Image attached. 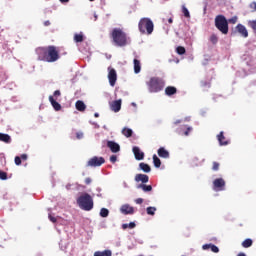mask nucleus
Returning <instances> with one entry per match:
<instances>
[{
    "label": "nucleus",
    "instance_id": "f257e3e1",
    "mask_svg": "<svg viewBox=\"0 0 256 256\" xmlns=\"http://www.w3.org/2000/svg\"><path fill=\"white\" fill-rule=\"evenodd\" d=\"M59 48L57 46H48L46 48L38 49L39 59L41 61H46V63H55L59 61Z\"/></svg>",
    "mask_w": 256,
    "mask_h": 256
},
{
    "label": "nucleus",
    "instance_id": "f03ea898",
    "mask_svg": "<svg viewBox=\"0 0 256 256\" xmlns=\"http://www.w3.org/2000/svg\"><path fill=\"white\" fill-rule=\"evenodd\" d=\"M110 37L116 47H127L131 43V38L121 28H114L110 33Z\"/></svg>",
    "mask_w": 256,
    "mask_h": 256
},
{
    "label": "nucleus",
    "instance_id": "7ed1b4c3",
    "mask_svg": "<svg viewBox=\"0 0 256 256\" xmlns=\"http://www.w3.org/2000/svg\"><path fill=\"white\" fill-rule=\"evenodd\" d=\"M76 201L82 211H91L94 207L93 197L89 193H82Z\"/></svg>",
    "mask_w": 256,
    "mask_h": 256
},
{
    "label": "nucleus",
    "instance_id": "20e7f679",
    "mask_svg": "<svg viewBox=\"0 0 256 256\" xmlns=\"http://www.w3.org/2000/svg\"><path fill=\"white\" fill-rule=\"evenodd\" d=\"M146 85L150 93H159L165 89V80L159 77H152Z\"/></svg>",
    "mask_w": 256,
    "mask_h": 256
},
{
    "label": "nucleus",
    "instance_id": "39448f33",
    "mask_svg": "<svg viewBox=\"0 0 256 256\" xmlns=\"http://www.w3.org/2000/svg\"><path fill=\"white\" fill-rule=\"evenodd\" d=\"M155 25L150 18H141L138 23V29L142 35H151L153 33Z\"/></svg>",
    "mask_w": 256,
    "mask_h": 256
},
{
    "label": "nucleus",
    "instance_id": "423d86ee",
    "mask_svg": "<svg viewBox=\"0 0 256 256\" xmlns=\"http://www.w3.org/2000/svg\"><path fill=\"white\" fill-rule=\"evenodd\" d=\"M215 27L222 35H227V33H229V22L223 15H217L215 17Z\"/></svg>",
    "mask_w": 256,
    "mask_h": 256
},
{
    "label": "nucleus",
    "instance_id": "0eeeda50",
    "mask_svg": "<svg viewBox=\"0 0 256 256\" xmlns=\"http://www.w3.org/2000/svg\"><path fill=\"white\" fill-rule=\"evenodd\" d=\"M104 163H105V158L94 156L88 161L87 166L88 167H101V165H103Z\"/></svg>",
    "mask_w": 256,
    "mask_h": 256
},
{
    "label": "nucleus",
    "instance_id": "6e6552de",
    "mask_svg": "<svg viewBox=\"0 0 256 256\" xmlns=\"http://www.w3.org/2000/svg\"><path fill=\"white\" fill-rule=\"evenodd\" d=\"M108 81L111 87H115L117 83V71L114 68L108 67Z\"/></svg>",
    "mask_w": 256,
    "mask_h": 256
},
{
    "label": "nucleus",
    "instance_id": "1a4fd4ad",
    "mask_svg": "<svg viewBox=\"0 0 256 256\" xmlns=\"http://www.w3.org/2000/svg\"><path fill=\"white\" fill-rule=\"evenodd\" d=\"M225 180L223 178H217L213 181L214 191H225Z\"/></svg>",
    "mask_w": 256,
    "mask_h": 256
},
{
    "label": "nucleus",
    "instance_id": "9d476101",
    "mask_svg": "<svg viewBox=\"0 0 256 256\" xmlns=\"http://www.w3.org/2000/svg\"><path fill=\"white\" fill-rule=\"evenodd\" d=\"M235 31L236 33H239L241 37H244V39H247V37H249V32L243 24H237V26L235 27Z\"/></svg>",
    "mask_w": 256,
    "mask_h": 256
},
{
    "label": "nucleus",
    "instance_id": "9b49d317",
    "mask_svg": "<svg viewBox=\"0 0 256 256\" xmlns=\"http://www.w3.org/2000/svg\"><path fill=\"white\" fill-rule=\"evenodd\" d=\"M133 153H134V157L137 161H143L145 159V153H143L141 151V149H139V147L134 146L132 149Z\"/></svg>",
    "mask_w": 256,
    "mask_h": 256
},
{
    "label": "nucleus",
    "instance_id": "f8f14e48",
    "mask_svg": "<svg viewBox=\"0 0 256 256\" xmlns=\"http://www.w3.org/2000/svg\"><path fill=\"white\" fill-rule=\"evenodd\" d=\"M120 211L123 213V215H133L135 213V209L129 204L122 205Z\"/></svg>",
    "mask_w": 256,
    "mask_h": 256
},
{
    "label": "nucleus",
    "instance_id": "ddd939ff",
    "mask_svg": "<svg viewBox=\"0 0 256 256\" xmlns=\"http://www.w3.org/2000/svg\"><path fill=\"white\" fill-rule=\"evenodd\" d=\"M107 147L110 148V151L112 153H119L121 151V146H119V144L116 143L115 141H108Z\"/></svg>",
    "mask_w": 256,
    "mask_h": 256
},
{
    "label": "nucleus",
    "instance_id": "4468645a",
    "mask_svg": "<svg viewBox=\"0 0 256 256\" xmlns=\"http://www.w3.org/2000/svg\"><path fill=\"white\" fill-rule=\"evenodd\" d=\"M217 140L218 143L221 147L225 146V145H229V140H227V138L225 137V133L223 131H221L218 135H217Z\"/></svg>",
    "mask_w": 256,
    "mask_h": 256
},
{
    "label": "nucleus",
    "instance_id": "2eb2a0df",
    "mask_svg": "<svg viewBox=\"0 0 256 256\" xmlns=\"http://www.w3.org/2000/svg\"><path fill=\"white\" fill-rule=\"evenodd\" d=\"M121 103V99L113 101L110 104L111 111H114V113H119V111H121Z\"/></svg>",
    "mask_w": 256,
    "mask_h": 256
},
{
    "label": "nucleus",
    "instance_id": "dca6fc26",
    "mask_svg": "<svg viewBox=\"0 0 256 256\" xmlns=\"http://www.w3.org/2000/svg\"><path fill=\"white\" fill-rule=\"evenodd\" d=\"M135 181L136 183H149V176L147 174H136Z\"/></svg>",
    "mask_w": 256,
    "mask_h": 256
},
{
    "label": "nucleus",
    "instance_id": "f3484780",
    "mask_svg": "<svg viewBox=\"0 0 256 256\" xmlns=\"http://www.w3.org/2000/svg\"><path fill=\"white\" fill-rule=\"evenodd\" d=\"M49 102L55 111H61V104H59V102H57V100H55L51 95L49 96Z\"/></svg>",
    "mask_w": 256,
    "mask_h": 256
},
{
    "label": "nucleus",
    "instance_id": "a211bd4d",
    "mask_svg": "<svg viewBox=\"0 0 256 256\" xmlns=\"http://www.w3.org/2000/svg\"><path fill=\"white\" fill-rule=\"evenodd\" d=\"M177 93V88L175 86H167L165 88V95L168 97H171L172 95H175Z\"/></svg>",
    "mask_w": 256,
    "mask_h": 256
},
{
    "label": "nucleus",
    "instance_id": "6ab92c4d",
    "mask_svg": "<svg viewBox=\"0 0 256 256\" xmlns=\"http://www.w3.org/2000/svg\"><path fill=\"white\" fill-rule=\"evenodd\" d=\"M158 157H161L162 159H169V151L163 147H160L158 149Z\"/></svg>",
    "mask_w": 256,
    "mask_h": 256
},
{
    "label": "nucleus",
    "instance_id": "aec40b11",
    "mask_svg": "<svg viewBox=\"0 0 256 256\" xmlns=\"http://www.w3.org/2000/svg\"><path fill=\"white\" fill-rule=\"evenodd\" d=\"M75 107L77 109V111H85L87 109V106L85 105L84 101L78 100L75 104Z\"/></svg>",
    "mask_w": 256,
    "mask_h": 256
},
{
    "label": "nucleus",
    "instance_id": "412c9836",
    "mask_svg": "<svg viewBox=\"0 0 256 256\" xmlns=\"http://www.w3.org/2000/svg\"><path fill=\"white\" fill-rule=\"evenodd\" d=\"M137 189H142V191H144V193H149L150 191H153V186L146 185V184H139L137 186Z\"/></svg>",
    "mask_w": 256,
    "mask_h": 256
},
{
    "label": "nucleus",
    "instance_id": "4be33fe9",
    "mask_svg": "<svg viewBox=\"0 0 256 256\" xmlns=\"http://www.w3.org/2000/svg\"><path fill=\"white\" fill-rule=\"evenodd\" d=\"M139 167L144 173H151V166L149 164L142 162L139 164Z\"/></svg>",
    "mask_w": 256,
    "mask_h": 256
},
{
    "label": "nucleus",
    "instance_id": "5701e85b",
    "mask_svg": "<svg viewBox=\"0 0 256 256\" xmlns=\"http://www.w3.org/2000/svg\"><path fill=\"white\" fill-rule=\"evenodd\" d=\"M133 63H134V73L136 74L141 73V61L134 59Z\"/></svg>",
    "mask_w": 256,
    "mask_h": 256
},
{
    "label": "nucleus",
    "instance_id": "b1692460",
    "mask_svg": "<svg viewBox=\"0 0 256 256\" xmlns=\"http://www.w3.org/2000/svg\"><path fill=\"white\" fill-rule=\"evenodd\" d=\"M94 256H113V252L111 250L96 251Z\"/></svg>",
    "mask_w": 256,
    "mask_h": 256
},
{
    "label": "nucleus",
    "instance_id": "393cba45",
    "mask_svg": "<svg viewBox=\"0 0 256 256\" xmlns=\"http://www.w3.org/2000/svg\"><path fill=\"white\" fill-rule=\"evenodd\" d=\"M122 135H124V137H127V138L133 137V130L125 127L122 129Z\"/></svg>",
    "mask_w": 256,
    "mask_h": 256
},
{
    "label": "nucleus",
    "instance_id": "a878e982",
    "mask_svg": "<svg viewBox=\"0 0 256 256\" xmlns=\"http://www.w3.org/2000/svg\"><path fill=\"white\" fill-rule=\"evenodd\" d=\"M0 141L3 143H11V136H9V134L0 133Z\"/></svg>",
    "mask_w": 256,
    "mask_h": 256
},
{
    "label": "nucleus",
    "instance_id": "bb28decb",
    "mask_svg": "<svg viewBox=\"0 0 256 256\" xmlns=\"http://www.w3.org/2000/svg\"><path fill=\"white\" fill-rule=\"evenodd\" d=\"M252 245H253V240L251 238H247L242 242V247H244V249H249V247H251Z\"/></svg>",
    "mask_w": 256,
    "mask_h": 256
},
{
    "label": "nucleus",
    "instance_id": "cd10ccee",
    "mask_svg": "<svg viewBox=\"0 0 256 256\" xmlns=\"http://www.w3.org/2000/svg\"><path fill=\"white\" fill-rule=\"evenodd\" d=\"M152 159H153L154 167L159 169V167H161V159H159V157H157V154H154Z\"/></svg>",
    "mask_w": 256,
    "mask_h": 256
},
{
    "label": "nucleus",
    "instance_id": "c85d7f7f",
    "mask_svg": "<svg viewBox=\"0 0 256 256\" xmlns=\"http://www.w3.org/2000/svg\"><path fill=\"white\" fill-rule=\"evenodd\" d=\"M176 53H177L178 55H185V53H187V50H186L185 47H183V46H178V47L176 48Z\"/></svg>",
    "mask_w": 256,
    "mask_h": 256
},
{
    "label": "nucleus",
    "instance_id": "c756f323",
    "mask_svg": "<svg viewBox=\"0 0 256 256\" xmlns=\"http://www.w3.org/2000/svg\"><path fill=\"white\" fill-rule=\"evenodd\" d=\"M136 224L135 222H130L129 224H123L122 229H135Z\"/></svg>",
    "mask_w": 256,
    "mask_h": 256
},
{
    "label": "nucleus",
    "instance_id": "7c9ffc66",
    "mask_svg": "<svg viewBox=\"0 0 256 256\" xmlns=\"http://www.w3.org/2000/svg\"><path fill=\"white\" fill-rule=\"evenodd\" d=\"M74 41L76 43H83V34H75L74 35Z\"/></svg>",
    "mask_w": 256,
    "mask_h": 256
},
{
    "label": "nucleus",
    "instance_id": "2f4dec72",
    "mask_svg": "<svg viewBox=\"0 0 256 256\" xmlns=\"http://www.w3.org/2000/svg\"><path fill=\"white\" fill-rule=\"evenodd\" d=\"M182 13H183L184 17H186V19H189L191 17L189 10L185 6H182Z\"/></svg>",
    "mask_w": 256,
    "mask_h": 256
},
{
    "label": "nucleus",
    "instance_id": "473e14b6",
    "mask_svg": "<svg viewBox=\"0 0 256 256\" xmlns=\"http://www.w3.org/2000/svg\"><path fill=\"white\" fill-rule=\"evenodd\" d=\"M155 211H157V208L152 207V206L147 207V209H146L147 215H155Z\"/></svg>",
    "mask_w": 256,
    "mask_h": 256
},
{
    "label": "nucleus",
    "instance_id": "72a5a7b5",
    "mask_svg": "<svg viewBox=\"0 0 256 256\" xmlns=\"http://www.w3.org/2000/svg\"><path fill=\"white\" fill-rule=\"evenodd\" d=\"M100 217H109V209L107 208H102L100 210Z\"/></svg>",
    "mask_w": 256,
    "mask_h": 256
},
{
    "label": "nucleus",
    "instance_id": "f704fd0d",
    "mask_svg": "<svg viewBox=\"0 0 256 256\" xmlns=\"http://www.w3.org/2000/svg\"><path fill=\"white\" fill-rule=\"evenodd\" d=\"M210 41L213 45H217L218 41H219V38L215 35V34H212L210 36Z\"/></svg>",
    "mask_w": 256,
    "mask_h": 256
},
{
    "label": "nucleus",
    "instance_id": "c9c22d12",
    "mask_svg": "<svg viewBox=\"0 0 256 256\" xmlns=\"http://www.w3.org/2000/svg\"><path fill=\"white\" fill-rule=\"evenodd\" d=\"M219 167H220L219 162H213V164H212V169H213L214 171H219Z\"/></svg>",
    "mask_w": 256,
    "mask_h": 256
},
{
    "label": "nucleus",
    "instance_id": "e433bc0d",
    "mask_svg": "<svg viewBox=\"0 0 256 256\" xmlns=\"http://www.w3.org/2000/svg\"><path fill=\"white\" fill-rule=\"evenodd\" d=\"M210 249L213 253H219V247H217L215 244H212V246H210Z\"/></svg>",
    "mask_w": 256,
    "mask_h": 256
},
{
    "label": "nucleus",
    "instance_id": "4c0bfd02",
    "mask_svg": "<svg viewBox=\"0 0 256 256\" xmlns=\"http://www.w3.org/2000/svg\"><path fill=\"white\" fill-rule=\"evenodd\" d=\"M237 19H238L237 16H234V17L228 19L227 21H228V23L235 25V23H237Z\"/></svg>",
    "mask_w": 256,
    "mask_h": 256
},
{
    "label": "nucleus",
    "instance_id": "58836bf2",
    "mask_svg": "<svg viewBox=\"0 0 256 256\" xmlns=\"http://www.w3.org/2000/svg\"><path fill=\"white\" fill-rule=\"evenodd\" d=\"M249 26L251 27V29H253V31H256V20L250 21Z\"/></svg>",
    "mask_w": 256,
    "mask_h": 256
},
{
    "label": "nucleus",
    "instance_id": "ea45409f",
    "mask_svg": "<svg viewBox=\"0 0 256 256\" xmlns=\"http://www.w3.org/2000/svg\"><path fill=\"white\" fill-rule=\"evenodd\" d=\"M0 179H2V181L7 180V174L4 171H0Z\"/></svg>",
    "mask_w": 256,
    "mask_h": 256
},
{
    "label": "nucleus",
    "instance_id": "a19ab883",
    "mask_svg": "<svg viewBox=\"0 0 256 256\" xmlns=\"http://www.w3.org/2000/svg\"><path fill=\"white\" fill-rule=\"evenodd\" d=\"M57 97H61V91L60 90H56L53 93V99H57Z\"/></svg>",
    "mask_w": 256,
    "mask_h": 256
},
{
    "label": "nucleus",
    "instance_id": "79ce46f5",
    "mask_svg": "<svg viewBox=\"0 0 256 256\" xmlns=\"http://www.w3.org/2000/svg\"><path fill=\"white\" fill-rule=\"evenodd\" d=\"M14 161H15V165H21V157L16 156Z\"/></svg>",
    "mask_w": 256,
    "mask_h": 256
},
{
    "label": "nucleus",
    "instance_id": "37998d69",
    "mask_svg": "<svg viewBox=\"0 0 256 256\" xmlns=\"http://www.w3.org/2000/svg\"><path fill=\"white\" fill-rule=\"evenodd\" d=\"M213 244H204L203 246H202V249L204 250V251H207V249H211V246H212Z\"/></svg>",
    "mask_w": 256,
    "mask_h": 256
},
{
    "label": "nucleus",
    "instance_id": "c03bdc74",
    "mask_svg": "<svg viewBox=\"0 0 256 256\" xmlns=\"http://www.w3.org/2000/svg\"><path fill=\"white\" fill-rule=\"evenodd\" d=\"M201 85H202V87H211V83H209L207 81H202Z\"/></svg>",
    "mask_w": 256,
    "mask_h": 256
},
{
    "label": "nucleus",
    "instance_id": "a18cd8bd",
    "mask_svg": "<svg viewBox=\"0 0 256 256\" xmlns=\"http://www.w3.org/2000/svg\"><path fill=\"white\" fill-rule=\"evenodd\" d=\"M84 182L86 185H91V183H93V180L90 177H88L84 180Z\"/></svg>",
    "mask_w": 256,
    "mask_h": 256
},
{
    "label": "nucleus",
    "instance_id": "49530a36",
    "mask_svg": "<svg viewBox=\"0 0 256 256\" xmlns=\"http://www.w3.org/2000/svg\"><path fill=\"white\" fill-rule=\"evenodd\" d=\"M110 161H111V163H117V156L112 155V156L110 157Z\"/></svg>",
    "mask_w": 256,
    "mask_h": 256
},
{
    "label": "nucleus",
    "instance_id": "de8ad7c7",
    "mask_svg": "<svg viewBox=\"0 0 256 256\" xmlns=\"http://www.w3.org/2000/svg\"><path fill=\"white\" fill-rule=\"evenodd\" d=\"M250 8L252 9V11H256V2H252L250 4Z\"/></svg>",
    "mask_w": 256,
    "mask_h": 256
},
{
    "label": "nucleus",
    "instance_id": "09e8293b",
    "mask_svg": "<svg viewBox=\"0 0 256 256\" xmlns=\"http://www.w3.org/2000/svg\"><path fill=\"white\" fill-rule=\"evenodd\" d=\"M135 203H137V205H141L143 203V198L136 199Z\"/></svg>",
    "mask_w": 256,
    "mask_h": 256
},
{
    "label": "nucleus",
    "instance_id": "8fccbe9b",
    "mask_svg": "<svg viewBox=\"0 0 256 256\" xmlns=\"http://www.w3.org/2000/svg\"><path fill=\"white\" fill-rule=\"evenodd\" d=\"M49 219L52 223H57V218L53 217V216H49Z\"/></svg>",
    "mask_w": 256,
    "mask_h": 256
},
{
    "label": "nucleus",
    "instance_id": "3c124183",
    "mask_svg": "<svg viewBox=\"0 0 256 256\" xmlns=\"http://www.w3.org/2000/svg\"><path fill=\"white\" fill-rule=\"evenodd\" d=\"M83 137V133L82 132H77L76 133V138L77 139H81Z\"/></svg>",
    "mask_w": 256,
    "mask_h": 256
},
{
    "label": "nucleus",
    "instance_id": "603ef678",
    "mask_svg": "<svg viewBox=\"0 0 256 256\" xmlns=\"http://www.w3.org/2000/svg\"><path fill=\"white\" fill-rule=\"evenodd\" d=\"M20 159H22V161H27V154H22Z\"/></svg>",
    "mask_w": 256,
    "mask_h": 256
},
{
    "label": "nucleus",
    "instance_id": "864d4df0",
    "mask_svg": "<svg viewBox=\"0 0 256 256\" xmlns=\"http://www.w3.org/2000/svg\"><path fill=\"white\" fill-rule=\"evenodd\" d=\"M49 25H51L49 20L44 21V27H49Z\"/></svg>",
    "mask_w": 256,
    "mask_h": 256
},
{
    "label": "nucleus",
    "instance_id": "5fc2aeb1",
    "mask_svg": "<svg viewBox=\"0 0 256 256\" xmlns=\"http://www.w3.org/2000/svg\"><path fill=\"white\" fill-rule=\"evenodd\" d=\"M191 129H192L191 127H188L187 130L184 132V135L186 136L189 135V131H191Z\"/></svg>",
    "mask_w": 256,
    "mask_h": 256
},
{
    "label": "nucleus",
    "instance_id": "6e6d98bb",
    "mask_svg": "<svg viewBox=\"0 0 256 256\" xmlns=\"http://www.w3.org/2000/svg\"><path fill=\"white\" fill-rule=\"evenodd\" d=\"M60 3H69V0H59Z\"/></svg>",
    "mask_w": 256,
    "mask_h": 256
},
{
    "label": "nucleus",
    "instance_id": "4d7b16f0",
    "mask_svg": "<svg viewBox=\"0 0 256 256\" xmlns=\"http://www.w3.org/2000/svg\"><path fill=\"white\" fill-rule=\"evenodd\" d=\"M237 256H247V255H245V253L243 252H240Z\"/></svg>",
    "mask_w": 256,
    "mask_h": 256
},
{
    "label": "nucleus",
    "instance_id": "13d9d810",
    "mask_svg": "<svg viewBox=\"0 0 256 256\" xmlns=\"http://www.w3.org/2000/svg\"><path fill=\"white\" fill-rule=\"evenodd\" d=\"M168 23H170V24L173 23V18H169Z\"/></svg>",
    "mask_w": 256,
    "mask_h": 256
},
{
    "label": "nucleus",
    "instance_id": "bf43d9fd",
    "mask_svg": "<svg viewBox=\"0 0 256 256\" xmlns=\"http://www.w3.org/2000/svg\"><path fill=\"white\" fill-rule=\"evenodd\" d=\"M94 117H96V118L99 117V113H95Z\"/></svg>",
    "mask_w": 256,
    "mask_h": 256
},
{
    "label": "nucleus",
    "instance_id": "052dcab7",
    "mask_svg": "<svg viewBox=\"0 0 256 256\" xmlns=\"http://www.w3.org/2000/svg\"><path fill=\"white\" fill-rule=\"evenodd\" d=\"M94 19L95 21H97V14H94Z\"/></svg>",
    "mask_w": 256,
    "mask_h": 256
},
{
    "label": "nucleus",
    "instance_id": "680f3d73",
    "mask_svg": "<svg viewBox=\"0 0 256 256\" xmlns=\"http://www.w3.org/2000/svg\"><path fill=\"white\" fill-rule=\"evenodd\" d=\"M62 55H67V52H63Z\"/></svg>",
    "mask_w": 256,
    "mask_h": 256
},
{
    "label": "nucleus",
    "instance_id": "e2e57ef3",
    "mask_svg": "<svg viewBox=\"0 0 256 256\" xmlns=\"http://www.w3.org/2000/svg\"><path fill=\"white\" fill-rule=\"evenodd\" d=\"M176 123H181V120H177Z\"/></svg>",
    "mask_w": 256,
    "mask_h": 256
},
{
    "label": "nucleus",
    "instance_id": "0e129e2a",
    "mask_svg": "<svg viewBox=\"0 0 256 256\" xmlns=\"http://www.w3.org/2000/svg\"><path fill=\"white\" fill-rule=\"evenodd\" d=\"M89 1H95V0H89Z\"/></svg>",
    "mask_w": 256,
    "mask_h": 256
}]
</instances>
